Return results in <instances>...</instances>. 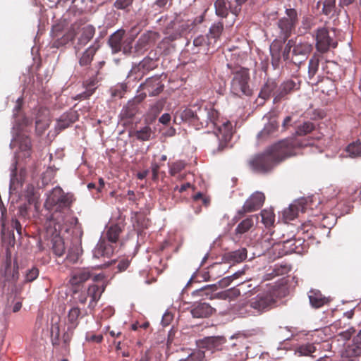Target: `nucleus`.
<instances>
[{
  "mask_svg": "<svg viewBox=\"0 0 361 361\" xmlns=\"http://www.w3.org/2000/svg\"><path fill=\"white\" fill-rule=\"evenodd\" d=\"M260 214L262 216V221L267 228L274 225L275 221V215L273 211L263 209Z\"/></svg>",
  "mask_w": 361,
  "mask_h": 361,
  "instance_id": "nucleus-41",
  "label": "nucleus"
},
{
  "mask_svg": "<svg viewBox=\"0 0 361 361\" xmlns=\"http://www.w3.org/2000/svg\"><path fill=\"white\" fill-rule=\"evenodd\" d=\"M92 276L89 269L83 268L73 271L72 272L70 283L72 286H80L89 280Z\"/></svg>",
  "mask_w": 361,
  "mask_h": 361,
  "instance_id": "nucleus-19",
  "label": "nucleus"
},
{
  "mask_svg": "<svg viewBox=\"0 0 361 361\" xmlns=\"http://www.w3.org/2000/svg\"><path fill=\"white\" fill-rule=\"evenodd\" d=\"M228 68L231 70L233 77L231 82V92L235 96H250L252 94V90L249 85L250 73L247 68L243 67H234L228 64Z\"/></svg>",
  "mask_w": 361,
  "mask_h": 361,
  "instance_id": "nucleus-5",
  "label": "nucleus"
},
{
  "mask_svg": "<svg viewBox=\"0 0 361 361\" xmlns=\"http://www.w3.org/2000/svg\"><path fill=\"white\" fill-rule=\"evenodd\" d=\"M106 286L104 282L102 284H92L90 285L87 290H85L87 297L90 298L88 305V308L93 310L97 305V302L99 300L102 293L104 292Z\"/></svg>",
  "mask_w": 361,
  "mask_h": 361,
  "instance_id": "nucleus-15",
  "label": "nucleus"
},
{
  "mask_svg": "<svg viewBox=\"0 0 361 361\" xmlns=\"http://www.w3.org/2000/svg\"><path fill=\"white\" fill-rule=\"evenodd\" d=\"M142 90L145 91V94L149 96H156L162 92L164 85L161 83L159 76H153L147 78L144 83L140 86Z\"/></svg>",
  "mask_w": 361,
  "mask_h": 361,
  "instance_id": "nucleus-12",
  "label": "nucleus"
},
{
  "mask_svg": "<svg viewBox=\"0 0 361 361\" xmlns=\"http://www.w3.org/2000/svg\"><path fill=\"white\" fill-rule=\"evenodd\" d=\"M308 298L310 305L314 308H320L329 302V299L318 290H310Z\"/></svg>",
  "mask_w": 361,
  "mask_h": 361,
  "instance_id": "nucleus-22",
  "label": "nucleus"
},
{
  "mask_svg": "<svg viewBox=\"0 0 361 361\" xmlns=\"http://www.w3.org/2000/svg\"><path fill=\"white\" fill-rule=\"evenodd\" d=\"M247 257V250L240 248L237 250L230 252L226 254L225 259L230 263H240Z\"/></svg>",
  "mask_w": 361,
  "mask_h": 361,
  "instance_id": "nucleus-29",
  "label": "nucleus"
},
{
  "mask_svg": "<svg viewBox=\"0 0 361 361\" xmlns=\"http://www.w3.org/2000/svg\"><path fill=\"white\" fill-rule=\"evenodd\" d=\"M164 106V102L159 100L156 102L149 109L147 116L152 121L156 119L158 115L161 112Z\"/></svg>",
  "mask_w": 361,
  "mask_h": 361,
  "instance_id": "nucleus-38",
  "label": "nucleus"
},
{
  "mask_svg": "<svg viewBox=\"0 0 361 361\" xmlns=\"http://www.w3.org/2000/svg\"><path fill=\"white\" fill-rule=\"evenodd\" d=\"M75 198L71 192H65L61 188H54L47 197L44 207L52 210L51 221L54 225L56 235L67 233L71 227L70 217L72 204Z\"/></svg>",
  "mask_w": 361,
  "mask_h": 361,
  "instance_id": "nucleus-3",
  "label": "nucleus"
},
{
  "mask_svg": "<svg viewBox=\"0 0 361 361\" xmlns=\"http://www.w3.org/2000/svg\"><path fill=\"white\" fill-rule=\"evenodd\" d=\"M98 82L99 79L97 77L87 78L83 82V85L86 88V90L77 94L74 99L80 100L88 99L94 92L96 89L95 85Z\"/></svg>",
  "mask_w": 361,
  "mask_h": 361,
  "instance_id": "nucleus-20",
  "label": "nucleus"
},
{
  "mask_svg": "<svg viewBox=\"0 0 361 361\" xmlns=\"http://www.w3.org/2000/svg\"><path fill=\"white\" fill-rule=\"evenodd\" d=\"M174 122L188 123L197 130L212 129L219 141L217 148L213 150L214 154L224 151L233 136L231 123L229 121H220L218 111L210 105L195 104L178 111L174 116Z\"/></svg>",
  "mask_w": 361,
  "mask_h": 361,
  "instance_id": "nucleus-1",
  "label": "nucleus"
},
{
  "mask_svg": "<svg viewBox=\"0 0 361 361\" xmlns=\"http://www.w3.org/2000/svg\"><path fill=\"white\" fill-rule=\"evenodd\" d=\"M312 50V45L308 42H299L295 44L293 49V56L296 58L301 56L302 59L298 60L297 59H293V63L298 66L305 61L307 56Z\"/></svg>",
  "mask_w": 361,
  "mask_h": 361,
  "instance_id": "nucleus-13",
  "label": "nucleus"
},
{
  "mask_svg": "<svg viewBox=\"0 0 361 361\" xmlns=\"http://www.w3.org/2000/svg\"><path fill=\"white\" fill-rule=\"evenodd\" d=\"M121 228L118 224L111 226L106 231L105 238H101L93 250V256L95 258L102 257H111L114 252V247L111 243H115L118 240Z\"/></svg>",
  "mask_w": 361,
  "mask_h": 361,
  "instance_id": "nucleus-6",
  "label": "nucleus"
},
{
  "mask_svg": "<svg viewBox=\"0 0 361 361\" xmlns=\"http://www.w3.org/2000/svg\"><path fill=\"white\" fill-rule=\"evenodd\" d=\"M278 297L279 290L274 286L269 287L266 290L251 298L250 300L259 316L272 309L276 305Z\"/></svg>",
  "mask_w": 361,
  "mask_h": 361,
  "instance_id": "nucleus-7",
  "label": "nucleus"
},
{
  "mask_svg": "<svg viewBox=\"0 0 361 361\" xmlns=\"http://www.w3.org/2000/svg\"><path fill=\"white\" fill-rule=\"evenodd\" d=\"M73 331L74 329H71V326H68L67 331L63 334V341L64 344L66 345H69V343L71 342L72 337L73 336Z\"/></svg>",
  "mask_w": 361,
  "mask_h": 361,
  "instance_id": "nucleus-59",
  "label": "nucleus"
},
{
  "mask_svg": "<svg viewBox=\"0 0 361 361\" xmlns=\"http://www.w3.org/2000/svg\"><path fill=\"white\" fill-rule=\"evenodd\" d=\"M157 66L156 61L150 57H145L142 61H140L137 67H133L131 71H135L136 69L138 71L142 70L143 73L154 69Z\"/></svg>",
  "mask_w": 361,
  "mask_h": 361,
  "instance_id": "nucleus-32",
  "label": "nucleus"
},
{
  "mask_svg": "<svg viewBox=\"0 0 361 361\" xmlns=\"http://www.w3.org/2000/svg\"><path fill=\"white\" fill-rule=\"evenodd\" d=\"M151 169H152V180H157L159 177V171L160 169V166L159 164H157L156 162H152Z\"/></svg>",
  "mask_w": 361,
  "mask_h": 361,
  "instance_id": "nucleus-62",
  "label": "nucleus"
},
{
  "mask_svg": "<svg viewBox=\"0 0 361 361\" xmlns=\"http://www.w3.org/2000/svg\"><path fill=\"white\" fill-rule=\"evenodd\" d=\"M193 199H194V201L195 202H197L199 200H202V204L204 205V206H208L209 204V200H208L207 198L204 197L202 195V193L201 192H197L196 195H194L193 197Z\"/></svg>",
  "mask_w": 361,
  "mask_h": 361,
  "instance_id": "nucleus-63",
  "label": "nucleus"
},
{
  "mask_svg": "<svg viewBox=\"0 0 361 361\" xmlns=\"http://www.w3.org/2000/svg\"><path fill=\"white\" fill-rule=\"evenodd\" d=\"M298 13L294 8L286 10V16L281 18L278 22L280 29V39H275L270 45L271 63L274 69H277L281 63V51L288 38L295 30L298 23Z\"/></svg>",
  "mask_w": 361,
  "mask_h": 361,
  "instance_id": "nucleus-4",
  "label": "nucleus"
},
{
  "mask_svg": "<svg viewBox=\"0 0 361 361\" xmlns=\"http://www.w3.org/2000/svg\"><path fill=\"white\" fill-rule=\"evenodd\" d=\"M73 300V305H77L78 303L85 305L87 300V295L85 290L82 292L73 291V295L72 296Z\"/></svg>",
  "mask_w": 361,
  "mask_h": 361,
  "instance_id": "nucleus-51",
  "label": "nucleus"
},
{
  "mask_svg": "<svg viewBox=\"0 0 361 361\" xmlns=\"http://www.w3.org/2000/svg\"><path fill=\"white\" fill-rule=\"evenodd\" d=\"M315 126L313 123L305 121L297 126L295 133L299 136H303L312 132Z\"/></svg>",
  "mask_w": 361,
  "mask_h": 361,
  "instance_id": "nucleus-40",
  "label": "nucleus"
},
{
  "mask_svg": "<svg viewBox=\"0 0 361 361\" xmlns=\"http://www.w3.org/2000/svg\"><path fill=\"white\" fill-rule=\"evenodd\" d=\"M265 200V195L263 192L257 191L252 194L245 202L243 206L238 211L233 220L237 221L243 218L246 213L253 212L259 209Z\"/></svg>",
  "mask_w": 361,
  "mask_h": 361,
  "instance_id": "nucleus-9",
  "label": "nucleus"
},
{
  "mask_svg": "<svg viewBox=\"0 0 361 361\" xmlns=\"http://www.w3.org/2000/svg\"><path fill=\"white\" fill-rule=\"evenodd\" d=\"M15 141L19 144V148L21 151L29 152L31 150V141L29 137L18 134L15 138Z\"/></svg>",
  "mask_w": 361,
  "mask_h": 361,
  "instance_id": "nucleus-34",
  "label": "nucleus"
},
{
  "mask_svg": "<svg viewBox=\"0 0 361 361\" xmlns=\"http://www.w3.org/2000/svg\"><path fill=\"white\" fill-rule=\"evenodd\" d=\"M193 26L190 20H183L176 18L171 21L166 27L167 37L170 41H173L180 37L183 34L190 31Z\"/></svg>",
  "mask_w": 361,
  "mask_h": 361,
  "instance_id": "nucleus-10",
  "label": "nucleus"
},
{
  "mask_svg": "<svg viewBox=\"0 0 361 361\" xmlns=\"http://www.w3.org/2000/svg\"><path fill=\"white\" fill-rule=\"evenodd\" d=\"M354 331H355L354 330L352 331L351 329H349L346 331L340 332L338 336H340L344 340H348L350 338V337Z\"/></svg>",
  "mask_w": 361,
  "mask_h": 361,
  "instance_id": "nucleus-64",
  "label": "nucleus"
},
{
  "mask_svg": "<svg viewBox=\"0 0 361 361\" xmlns=\"http://www.w3.org/2000/svg\"><path fill=\"white\" fill-rule=\"evenodd\" d=\"M53 252L58 257H61L65 252L64 242L61 238H56L53 240Z\"/></svg>",
  "mask_w": 361,
  "mask_h": 361,
  "instance_id": "nucleus-42",
  "label": "nucleus"
},
{
  "mask_svg": "<svg viewBox=\"0 0 361 361\" xmlns=\"http://www.w3.org/2000/svg\"><path fill=\"white\" fill-rule=\"evenodd\" d=\"M240 274L238 272H236L233 274L232 276L225 277L222 279L221 281H219V286L221 288H224L228 286L231 282L235 279H237L239 276Z\"/></svg>",
  "mask_w": 361,
  "mask_h": 361,
  "instance_id": "nucleus-56",
  "label": "nucleus"
},
{
  "mask_svg": "<svg viewBox=\"0 0 361 361\" xmlns=\"http://www.w3.org/2000/svg\"><path fill=\"white\" fill-rule=\"evenodd\" d=\"M319 57L314 54L309 61L308 65V77L310 79L314 78L319 70Z\"/></svg>",
  "mask_w": 361,
  "mask_h": 361,
  "instance_id": "nucleus-39",
  "label": "nucleus"
},
{
  "mask_svg": "<svg viewBox=\"0 0 361 361\" xmlns=\"http://www.w3.org/2000/svg\"><path fill=\"white\" fill-rule=\"evenodd\" d=\"M127 85L125 84L118 85L114 90H112V95L122 98L126 91Z\"/></svg>",
  "mask_w": 361,
  "mask_h": 361,
  "instance_id": "nucleus-54",
  "label": "nucleus"
},
{
  "mask_svg": "<svg viewBox=\"0 0 361 361\" xmlns=\"http://www.w3.org/2000/svg\"><path fill=\"white\" fill-rule=\"evenodd\" d=\"M81 310L75 305H73L71 308L68 312V326H71V329H75L78 324V318L81 315Z\"/></svg>",
  "mask_w": 361,
  "mask_h": 361,
  "instance_id": "nucleus-30",
  "label": "nucleus"
},
{
  "mask_svg": "<svg viewBox=\"0 0 361 361\" xmlns=\"http://www.w3.org/2000/svg\"><path fill=\"white\" fill-rule=\"evenodd\" d=\"M156 33L147 32L141 35L134 47L135 56H140L147 50L149 44L154 40Z\"/></svg>",
  "mask_w": 361,
  "mask_h": 361,
  "instance_id": "nucleus-16",
  "label": "nucleus"
},
{
  "mask_svg": "<svg viewBox=\"0 0 361 361\" xmlns=\"http://www.w3.org/2000/svg\"><path fill=\"white\" fill-rule=\"evenodd\" d=\"M235 311L240 317L258 316L250 300L239 303L235 308Z\"/></svg>",
  "mask_w": 361,
  "mask_h": 361,
  "instance_id": "nucleus-24",
  "label": "nucleus"
},
{
  "mask_svg": "<svg viewBox=\"0 0 361 361\" xmlns=\"http://www.w3.org/2000/svg\"><path fill=\"white\" fill-rule=\"evenodd\" d=\"M185 164L181 161H178L172 164H169V173L172 176H176L182 170L185 169Z\"/></svg>",
  "mask_w": 361,
  "mask_h": 361,
  "instance_id": "nucleus-50",
  "label": "nucleus"
},
{
  "mask_svg": "<svg viewBox=\"0 0 361 361\" xmlns=\"http://www.w3.org/2000/svg\"><path fill=\"white\" fill-rule=\"evenodd\" d=\"M39 275V270L37 268H32L26 274V281L31 282L37 278Z\"/></svg>",
  "mask_w": 361,
  "mask_h": 361,
  "instance_id": "nucleus-58",
  "label": "nucleus"
},
{
  "mask_svg": "<svg viewBox=\"0 0 361 361\" xmlns=\"http://www.w3.org/2000/svg\"><path fill=\"white\" fill-rule=\"evenodd\" d=\"M223 30H224V23L223 22L219 21V22L214 23L209 28V33L207 34V37L209 39H214V41H216L220 37Z\"/></svg>",
  "mask_w": 361,
  "mask_h": 361,
  "instance_id": "nucleus-33",
  "label": "nucleus"
},
{
  "mask_svg": "<svg viewBox=\"0 0 361 361\" xmlns=\"http://www.w3.org/2000/svg\"><path fill=\"white\" fill-rule=\"evenodd\" d=\"M134 0H116L113 6L118 10H123L129 12L133 4Z\"/></svg>",
  "mask_w": 361,
  "mask_h": 361,
  "instance_id": "nucleus-43",
  "label": "nucleus"
},
{
  "mask_svg": "<svg viewBox=\"0 0 361 361\" xmlns=\"http://www.w3.org/2000/svg\"><path fill=\"white\" fill-rule=\"evenodd\" d=\"M130 264V261L128 259L124 258L119 261L117 268L119 271H123L128 269Z\"/></svg>",
  "mask_w": 361,
  "mask_h": 361,
  "instance_id": "nucleus-61",
  "label": "nucleus"
},
{
  "mask_svg": "<svg viewBox=\"0 0 361 361\" xmlns=\"http://www.w3.org/2000/svg\"><path fill=\"white\" fill-rule=\"evenodd\" d=\"M299 212V206L296 204H291L290 207L284 210L283 216L286 220L291 221L297 217Z\"/></svg>",
  "mask_w": 361,
  "mask_h": 361,
  "instance_id": "nucleus-47",
  "label": "nucleus"
},
{
  "mask_svg": "<svg viewBox=\"0 0 361 361\" xmlns=\"http://www.w3.org/2000/svg\"><path fill=\"white\" fill-rule=\"evenodd\" d=\"M316 48L320 53H326L328 51L331 39L329 35V31L325 27L319 28L316 33Z\"/></svg>",
  "mask_w": 361,
  "mask_h": 361,
  "instance_id": "nucleus-14",
  "label": "nucleus"
},
{
  "mask_svg": "<svg viewBox=\"0 0 361 361\" xmlns=\"http://www.w3.org/2000/svg\"><path fill=\"white\" fill-rule=\"evenodd\" d=\"M215 310L208 303L198 302L193 305L190 312L195 318H207L213 314Z\"/></svg>",
  "mask_w": 361,
  "mask_h": 361,
  "instance_id": "nucleus-17",
  "label": "nucleus"
},
{
  "mask_svg": "<svg viewBox=\"0 0 361 361\" xmlns=\"http://www.w3.org/2000/svg\"><path fill=\"white\" fill-rule=\"evenodd\" d=\"M224 268H223L222 264H213L209 271V274L211 277H215V274L216 272H220L221 274H224L225 272Z\"/></svg>",
  "mask_w": 361,
  "mask_h": 361,
  "instance_id": "nucleus-55",
  "label": "nucleus"
},
{
  "mask_svg": "<svg viewBox=\"0 0 361 361\" xmlns=\"http://www.w3.org/2000/svg\"><path fill=\"white\" fill-rule=\"evenodd\" d=\"M78 119L77 111H71L62 114L57 120L56 130L61 131L68 128Z\"/></svg>",
  "mask_w": 361,
  "mask_h": 361,
  "instance_id": "nucleus-18",
  "label": "nucleus"
},
{
  "mask_svg": "<svg viewBox=\"0 0 361 361\" xmlns=\"http://www.w3.org/2000/svg\"><path fill=\"white\" fill-rule=\"evenodd\" d=\"M152 129L149 126H145L139 130L135 132L137 139L142 141H147L150 139Z\"/></svg>",
  "mask_w": 361,
  "mask_h": 361,
  "instance_id": "nucleus-45",
  "label": "nucleus"
},
{
  "mask_svg": "<svg viewBox=\"0 0 361 361\" xmlns=\"http://www.w3.org/2000/svg\"><path fill=\"white\" fill-rule=\"evenodd\" d=\"M95 28L93 25H87L82 27L80 37L78 38V44L75 49H80L78 46L82 47L87 44L94 37Z\"/></svg>",
  "mask_w": 361,
  "mask_h": 361,
  "instance_id": "nucleus-25",
  "label": "nucleus"
},
{
  "mask_svg": "<svg viewBox=\"0 0 361 361\" xmlns=\"http://www.w3.org/2000/svg\"><path fill=\"white\" fill-rule=\"evenodd\" d=\"M98 47L92 45L89 47L79 57V66L76 68L77 73L82 78H90L99 76V71L93 68L92 61L95 55Z\"/></svg>",
  "mask_w": 361,
  "mask_h": 361,
  "instance_id": "nucleus-8",
  "label": "nucleus"
},
{
  "mask_svg": "<svg viewBox=\"0 0 361 361\" xmlns=\"http://www.w3.org/2000/svg\"><path fill=\"white\" fill-rule=\"evenodd\" d=\"M217 339L215 337H207L200 341L199 347L200 348L210 349L215 346Z\"/></svg>",
  "mask_w": 361,
  "mask_h": 361,
  "instance_id": "nucleus-52",
  "label": "nucleus"
},
{
  "mask_svg": "<svg viewBox=\"0 0 361 361\" xmlns=\"http://www.w3.org/2000/svg\"><path fill=\"white\" fill-rule=\"evenodd\" d=\"M278 123L276 121H270L269 124L264 127L262 133L269 134L270 133L275 131L278 128Z\"/></svg>",
  "mask_w": 361,
  "mask_h": 361,
  "instance_id": "nucleus-57",
  "label": "nucleus"
},
{
  "mask_svg": "<svg viewBox=\"0 0 361 361\" xmlns=\"http://www.w3.org/2000/svg\"><path fill=\"white\" fill-rule=\"evenodd\" d=\"M272 88L268 84H266L260 91L259 97L266 99L269 97Z\"/></svg>",
  "mask_w": 361,
  "mask_h": 361,
  "instance_id": "nucleus-60",
  "label": "nucleus"
},
{
  "mask_svg": "<svg viewBox=\"0 0 361 361\" xmlns=\"http://www.w3.org/2000/svg\"><path fill=\"white\" fill-rule=\"evenodd\" d=\"M316 350L317 348L314 343H307L300 345L295 351L300 356H310Z\"/></svg>",
  "mask_w": 361,
  "mask_h": 361,
  "instance_id": "nucleus-37",
  "label": "nucleus"
},
{
  "mask_svg": "<svg viewBox=\"0 0 361 361\" xmlns=\"http://www.w3.org/2000/svg\"><path fill=\"white\" fill-rule=\"evenodd\" d=\"M216 290L215 285H207L196 290V293L200 296H209L212 293Z\"/></svg>",
  "mask_w": 361,
  "mask_h": 361,
  "instance_id": "nucleus-53",
  "label": "nucleus"
},
{
  "mask_svg": "<svg viewBox=\"0 0 361 361\" xmlns=\"http://www.w3.org/2000/svg\"><path fill=\"white\" fill-rule=\"evenodd\" d=\"M205 357L204 351L198 349L191 353L187 358L181 359L179 361H202Z\"/></svg>",
  "mask_w": 361,
  "mask_h": 361,
  "instance_id": "nucleus-49",
  "label": "nucleus"
},
{
  "mask_svg": "<svg viewBox=\"0 0 361 361\" xmlns=\"http://www.w3.org/2000/svg\"><path fill=\"white\" fill-rule=\"evenodd\" d=\"M345 355L352 358L350 361H357L356 357L361 356V340H357V336L354 337L353 343L345 348Z\"/></svg>",
  "mask_w": 361,
  "mask_h": 361,
  "instance_id": "nucleus-26",
  "label": "nucleus"
},
{
  "mask_svg": "<svg viewBox=\"0 0 361 361\" xmlns=\"http://www.w3.org/2000/svg\"><path fill=\"white\" fill-rule=\"evenodd\" d=\"M347 152L351 157H361V142L357 140L349 144L347 147Z\"/></svg>",
  "mask_w": 361,
  "mask_h": 361,
  "instance_id": "nucleus-44",
  "label": "nucleus"
},
{
  "mask_svg": "<svg viewBox=\"0 0 361 361\" xmlns=\"http://www.w3.org/2000/svg\"><path fill=\"white\" fill-rule=\"evenodd\" d=\"M300 88V81L295 82L293 80L284 81L279 88V94L277 97L282 98L290 94L293 91Z\"/></svg>",
  "mask_w": 361,
  "mask_h": 361,
  "instance_id": "nucleus-27",
  "label": "nucleus"
},
{
  "mask_svg": "<svg viewBox=\"0 0 361 361\" xmlns=\"http://www.w3.org/2000/svg\"><path fill=\"white\" fill-rule=\"evenodd\" d=\"M137 113V106L134 102H129L123 106L121 117L122 119H132Z\"/></svg>",
  "mask_w": 361,
  "mask_h": 361,
  "instance_id": "nucleus-31",
  "label": "nucleus"
},
{
  "mask_svg": "<svg viewBox=\"0 0 361 361\" xmlns=\"http://www.w3.org/2000/svg\"><path fill=\"white\" fill-rule=\"evenodd\" d=\"M81 253L82 250L80 246L78 245H73L68 249L66 261L73 264L77 262Z\"/></svg>",
  "mask_w": 361,
  "mask_h": 361,
  "instance_id": "nucleus-35",
  "label": "nucleus"
},
{
  "mask_svg": "<svg viewBox=\"0 0 361 361\" xmlns=\"http://www.w3.org/2000/svg\"><path fill=\"white\" fill-rule=\"evenodd\" d=\"M134 42V37H128L125 39L123 40L121 44V51L126 55H130L132 53H134V50L133 51V43Z\"/></svg>",
  "mask_w": 361,
  "mask_h": 361,
  "instance_id": "nucleus-46",
  "label": "nucleus"
},
{
  "mask_svg": "<svg viewBox=\"0 0 361 361\" xmlns=\"http://www.w3.org/2000/svg\"><path fill=\"white\" fill-rule=\"evenodd\" d=\"M216 14L221 18H226L228 14V7L226 0H216L214 3Z\"/></svg>",
  "mask_w": 361,
  "mask_h": 361,
  "instance_id": "nucleus-36",
  "label": "nucleus"
},
{
  "mask_svg": "<svg viewBox=\"0 0 361 361\" xmlns=\"http://www.w3.org/2000/svg\"><path fill=\"white\" fill-rule=\"evenodd\" d=\"M301 245V239L290 238V239L283 240L282 245L283 250V254L288 255L293 252L300 253L302 250V248L300 247Z\"/></svg>",
  "mask_w": 361,
  "mask_h": 361,
  "instance_id": "nucleus-21",
  "label": "nucleus"
},
{
  "mask_svg": "<svg viewBox=\"0 0 361 361\" xmlns=\"http://www.w3.org/2000/svg\"><path fill=\"white\" fill-rule=\"evenodd\" d=\"M75 32L73 29H70L66 33H63L60 25H54L51 30V47L59 48L73 40Z\"/></svg>",
  "mask_w": 361,
  "mask_h": 361,
  "instance_id": "nucleus-11",
  "label": "nucleus"
},
{
  "mask_svg": "<svg viewBox=\"0 0 361 361\" xmlns=\"http://www.w3.org/2000/svg\"><path fill=\"white\" fill-rule=\"evenodd\" d=\"M302 142L298 138L281 140L262 153L253 156L248 161L250 169L259 173H267L286 159L295 156Z\"/></svg>",
  "mask_w": 361,
  "mask_h": 361,
  "instance_id": "nucleus-2",
  "label": "nucleus"
},
{
  "mask_svg": "<svg viewBox=\"0 0 361 361\" xmlns=\"http://www.w3.org/2000/svg\"><path fill=\"white\" fill-rule=\"evenodd\" d=\"M125 30L121 29L116 31L110 36L109 39V44L113 53H118L121 51L122 48L121 46L123 40Z\"/></svg>",
  "mask_w": 361,
  "mask_h": 361,
  "instance_id": "nucleus-23",
  "label": "nucleus"
},
{
  "mask_svg": "<svg viewBox=\"0 0 361 361\" xmlns=\"http://www.w3.org/2000/svg\"><path fill=\"white\" fill-rule=\"evenodd\" d=\"M254 219H258L257 216L251 215L243 219L235 229L236 235H242L249 231L254 226Z\"/></svg>",
  "mask_w": 361,
  "mask_h": 361,
  "instance_id": "nucleus-28",
  "label": "nucleus"
},
{
  "mask_svg": "<svg viewBox=\"0 0 361 361\" xmlns=\"http://www.w3.org/2000/svg\"><path fill=\"white\" fill-rule=\"evenodd\" d=\"M336 0H324L322 12L326 16H333L335 12Z\"/></svg>",
  "mask_w": 361,
  "mask_h": 361,
  "instance_id": "nucleus-48",
  "label": "nucleus"
}]
</instances>
